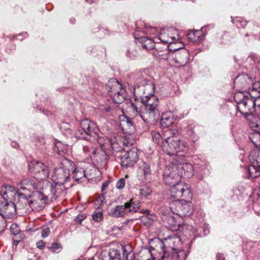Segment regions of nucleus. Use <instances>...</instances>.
Wrapping results in <instances>:
<instances>
[{"mask_svg": "<svg viewBox=\"0 0 260 260\" xmlns=\"http://www.w3.org/2000/svg\"><path fill=\"white\" fill-rule=\"evenodd\" d=\"M158 104L159 101L153 94L135 98V102H131L134 112L138 113L140 108L139 115L144 121L148 123L153 122L158 118Z\"/></svg>", "mask_w": 260, "mask_h": 260, "instance_id": "f257e3e1", "label": "nucleus"}, {"mask_svg": "<svg viewBox=\"0 0 260 260\" xmlns=\"http://www.w3.org/2000/svg\"><path fill=\"white\" fill-rule=\"evenodd\" d=\"M19 196L17 207L19 209H28L30 208L32 211H39L49 201L48 196L43 190L42 191H36L32 194L19 193Z\"/></svg>", "mask_w": 260, "mask_h": 260, "instance_id": "f03ea898", "label": "nucleus"}, {"mask_svg": "<svg viewBox=\"0 0 260 260\" xmlns=\"http://www.w3.org/2000/svg\"><path fill=\"white\" fill-rule=\"evenodd\" d=\"M162 150L169 156H174L172 160L178 159L179 156L177 153L180 152H185L187 151L188 146L186 142L181 141L177 138L168 137L161 145Z\"/></svg>", "mask_w": 260, "mask_h": 260, "instance_id": "7ed1b4c3", "label": "nucleus"}, {"mask_svg": "<svg viewBox=\"0 0 260 260\" xmlns=\"http://www.w3.org/2000/svg\"><path fill=\"white\" fill-rule=\"evenodd\" d=\"M188 199L174 200L170 203V207H167L173 214H176L181 218L189 217L193 212V207Z\"/></svg>", "mask_w": 260, "mask_h": 260, "instance_id": "20e7f679", "label": "nucleus"}, {"mask_svg": "<svg viewBox=\"0 0 260 260\" xmlns=\"http://www.w3.org/2000/svg\"><path fill=\"white\" fill-rule=\"evenodd\" d=\"M62 167L55 168L51 174V179L53 182L66 183L70 180V170L73 169L74 163L67 159L61 162Z\"/></svg>", "mask_w": 260, "mask_h": 260, "instance_id": "39448f33", "label": "nucleus"}, {"mask_svg": "<svg viewBox=\"0 0 260 260\" xmlns=\"http://www.w3.org/2000/svg\"><path fill=\"white\" fill-rule=\"evenodd\" d=\"M141 202L138 201H134L131 199L123 206H117L111 209L109 215L112 217H122L126 214H133L137 212L140 209Z\"/></svg>", "mask_w": 260, "mask_h": 260, "instance_id": "423d86ee", "label": "nucleus"}, {"mask_svg": "<svg viewBox=\"0 0 260 260\" xmlns=\"http://www.w3.org/2000/svg\"><path fill=\"white\" fill-rule=\"evenodd\" d=\"M106 89L113 102L121 103L125 99V92L122 85L116 79L110 80L106 86Z\"/></svg>", "mask_w": 260, "mask_h": 260, "instance_id": "0eeeda50", "label": "nucleus"}, {"mask_svg": "<svg viewBox=\"0 0 260 260\" xmlns=\"http://www.w3.org/2000/svg\"><path fill=\"white\" fill-rule=\"evenodd\" d=\"M160 244L164 252H167L170 254H173L174 253L183 251L187 255L188 254V252L182 249H179L182 243L180 238L178 236L175 235L169 236L168 238H165L163 241H161Z\"/></svg>", "mask_w": 260, "mask_h": 260, "instance_id": "6e6552de", "label": "nucleus"}, {"mask_svg": "<svg viewBox=\"0 0 260 260\" xmlns=\"http://www.w3.org/2000/svg\"><path fill=\"white\" fill-rule=\"evenodd\" d=\"M178 159H176L172 161L174 168L176 170L180 171L178 172L181 178H189L192 176L193 174V168L192 165L185 162L184 158V156L180 155Z\"/></svg>", "mask_w": 260, "mask_h": 260, "instance_id": "1a4fd4ad", "label": "nucleus"}, {"mask_svg": "<svg viewBox=\"0 0 260 260\" xmlns=\"http://www.w3.org/2000/svg\"><path fill=\"white\" fill-rule=\"evenodd\" d=\"M171 196L175 198V200L182 199L191 200L192 194L188 184L180 181L178 182L170 188Z\"/></svg>", "mask_w": 260, "mask_h": 260, "instance_id": "9d476101", "label": "nucleus"}, {"mask_svg": "<svg viewBox=\"0 0 260 260\" xmlns=\"http://www.w3.org/2000/svg\"><path fill=\"white\" fill-rule=\"evenodd\" d=\"M29 166V170L32 175L38 180H44L46 183H49L46 179L49 176V169L45 164L40 161H36Z\"/></svg>", "mask_w": 260, "mask_h": 260, "instance_id": "9b49d317", "label": "nucleus"}, {"mask_svg": "<svg viewBox=\"0 0 260 260\" xmlns=\"http://www.w3.org/2000/svg\"><path fill=\"white\" fill-rule=\"evenodd\" d=\"M173 47L172 45L169 46L171 50V58L173 59L179 66H184L189 60L188 51L184 48H173Z\"/></svg>", "mask_w": 260, "mask_h": 260, "instance_id": "f8f14e48", "label": "nucleus"}, {"mask_svg": "<svg viewBox=\"0 0 260 260\" xmlns=\"http://www.w3.org/2000/svg\"><path fill=\"white\" fill-rule=\"evenodd\" d=\"M17 196L19 201V193L25 194H31L37 191L38 185L36 184L35 181L30 178H23L17 184Z\"/></svg>", "mask_w": 260, "mask_h": 260, "instance_id": "ddd939ff", "label": "nucleus"}, {"mask_svg": "<svg viewBox=\"0 0 260 260\" xmlns=\"http://www.w3.org/2000/svg\"><path fill=\"white\" fill-rule=\"evenodd\" d=\"M54 183V184H50L45 188H42L45 194L48 196V199L51 201H53L60 197L64 196L66 193L64 184Z\"/></svg>", "mask_w": 260, "mask_h": 260, "instance_id": "4468645a", "label": "nucleus"}, {"mask_svg": "<svg viewBox=\"0 0 260 260\" xmlns=\"http://www.w3.org/2000/svg\"><path fill=\"white\" fill-rule=\"evenodd\" d=\"M17 203L14 204L10 200L0 194V215L3 217H10L16 212Z\"/></svg>", "mask_w": 260, "mask_h": 260, "instance_id": "2eb2a0df", "label": "nucleus"}, {"mask_svg": "<svg viewBox=\"0 0 260 260\" xmlns=\"http://www.w3.org/2000/svg\"><path fill=\"white\" fill-rule=\"evenodd\" d=\"M234 95V100L237 104V109L242 114H247V101L250 100L251 94L248 91L246 94L245 91L238 90Z\"/></svg>", "mask_w": 260, "mask_h": 260, "instance_id": "dca6fc26", "label": "nucleus"}, {"mask_svg": "<svg viewBox=\"0 0 260 260\" xmlns=\"http://www.w3.org/2000/svg\"><path fill=\"white\" fill-rule=\"evenodd\" d=\"M120 164L123 168L127 169L133 167L138 159V155L135 149L124 152L120 156Z\"/></svg>", "mask_w": 260, "mask_h": 260, "instance_id": "f3484780", "label": "nucleus"}, {"mask_svg": "<svg viewBox=\"0 0 260 260\" xmlns=\"http://www.w3.org/2000/svg\"><path fill=\"white\" fill-rule=\"evenodd\" d=\"M166 207H161V212L164 216L162 217L165 226L173 231H177L180 229V224L175 220L174 217L171 215L172 213L166 209Z\"/></svg>", "mask_w": 260, "mask_h": 260, "instance_id": "a211bd4d", "label": "nucleus"}, {"mask_svg": "<svg viewBox=\"0 0 260 260\" xmlns=\"http://www.w3.org/2000/svg\"><path fill=\"white\" fill-rule=\"evenodd\" d=\"M234 87L237 90L250 91L252 79L245 74L238 75L234 81Z\"/></svg>", "mask_w": 260, "mask_h": 260, "instance_id": "6ab92c4d", "label": "nucleus"}, {"mask_svg": "<svg viewBox=\"0 0 260 260\" xmlns=\"http://www.w3.org/2000/svg\"><path fill=\"white\" fill-rule=\"evenodd\" d=\"M163 43L169 44L168 46L172 45L173 46V43L176 42L179 40V37L178 34L173 33L172 31L167 29L162 30L159 34L158 38Z\"/></svg>", "mask_w": 260, "mask_h": 260, "instance_id": "aec40b11", "label": "nucleus"}, {"mask_svg": "<svg viewBox=\"0 0 260 260\" xmlns=\"http://www.w3.org/2000/svg\"><path fill=\"white\" fill-rule=\"evenodd\" d=\"M120 258L119 251L114 249H110L109 251L103 250L99 255V260H121Z\"/></svg>", "mask_w": 260, "mask_h": 260, "instance_id": "412c9836", "label": "nucleus"}, {"mask_svg": "<svg viewBox=\"0 0 260 260\" xmlns=\"http://www.w3.org/2000/svg\"><path fill=\"white\" fill-rule=\"evenodd\" d=\"M75 135L79 140H84L91 142L98 141L99 138V134L96 131H77Z\"/></svg>", "mask_w": 260, "mask_h": 260, "instance_id": "4be33fe9", "label": "nucleus"}, {"mask_svg": "<svg viewBox=\"0 0 260 260\" xmlns=\"http://www.w3.org/2000/svg\"><path fill=\"white\" fill-rule=\"evenodd\" d=\"M205 29L202 28L200 30H190L187 33L188 38L192 42L200 43L203 41L206 36Z\"/></svg>", "mask_w": 260, "mask_h": 260, "instance_id": "5701e85b", "label": "nucleus"}, {"mask_svg": "<svg viewBox=\"0 0 260 260\" xmlns=\"http://www.w3.org/2000/svg\"><path fill=\"white\" fill-rule=\"evenodd\" d=\"M187 254L183 251L170 254L169 252H164L161 258L157 260H186Z\"/></svg>", "mask_w": 260, "mask_h": 260, "instance_id": "b1692460", "label": "nucleus"}, {"mask_svg": "<svg viewBox=\"0 0 260 260\" xmlns=\"http://www.w3.org/2000/svg\"><path fill=\"white\" fill-rule=\"evenodd\" d=\"M180 176L179 173L171 172L168 173L166 171L164 174V181L166 184L172 187L180 180Z\"/></svg>", "mask_w": 260, "mask_h": 260, "instance_id": "393cba45", "label": "nucleus"}, {"mask_svg": "<svg viewBox=\"0 0 260 260\" xmlns=\"http://www.w3.org/2000/svg\"><path fill=\"white\" fill-rule=\"evenodd\" d=\"M174 114L171 111L164 112L162 114L160 120L161 127L165 128L170 126L174 121Z\"/></svg>", "mask_w": 260, "mask_h": 260, "instance_id": "a878e982", "label": "nucleus"}, {"mask_svg": "<svg viewBox=\"0 0 260 260\" xmlns=\"http://www.w3.org/2000/svg\"><path fill=\"white\" fill-rule=\"evenodd\" d=\"M85 153L91 158V160L99 163V158H101V155L97 153L96 147L91 146H84L83 148Z\"/></svg>", "mask_w": 260, "mask_h": 260, "instance_id": "bb28decb", "label": "nucleus"}, {"mask_svg": "<svg viewBox=\"0 0 260 260\" xmlns=\"http://www.w3.org/2000/svg\"><path fill=\"white\" fill-rule=\"evenodd\" d=\"M247 113L252 109L257 113H260V97L258 95L254 98L252 94L250 96V100L247 101Z\"/></svg>", "mask_w": 260, "mask_h": 260, "instance_id": "cd10ccee", "label": "nucleus"}, {"mask_svg": "<svg viewBox=\"0 0 260 260\" xmlns=\"http://www.w3.org/2000/svg\"><path fill=\"white\" fill-rule=\"evenodd\" d=\"M152 54L154 57L159 59L167 60L171 58V50L169 49V46H167V48L164 50L154 49Z\"/></svg>", "mask_w": 260, "mask_h": 260, "instance_id": "c85d7f7f", "label": "nucleus"}, {"mask_svg": "<svg viewBox=\"0 0 260 260\" xmlns=\"http://www.w3.org/2000/svg\"><path fill=\"white\" fill-rule=\"evenodd\" d=\"M152 162L149 160L142 161L139 165V168L142 171L145 178L150 177L152 174L151 165Z\"/></svg>", "mask_w": 260, "mask_h": 260, "instance_id": "c756f323", "label": "nucleus"}, {"mask_svg": "<svg viewBox=\"0 0 260 260\" xmlns=\"http://www.w3.org/2000/svg\"><path fill=\"white\" fill-rule=\"evenodd\" d=\"M139 41L142 43V47L143 49L149 50L155 49V41L153 40L146 37H142L139 39Z\"/></svg>", "mask_w": 260, "mask_h": 260, "instance_id": "7c9ffc66", "label": "nucleus"}, {"mask_svg": "<svg viewBox=\"0 0 260 260\" xmlns=\"http://www.w3.org/2000/svg\"><path fill=\"white\" fill-rule=\"evenodd\" d=\"M14 194L17 197V191L15 190V188L14 187L10 185H7L4 186L0 193V194L9 200H10V197L13 196Z\"/></svg>", "mask_w": 260, "mask_h": 260, "instance_id": "2f4dec72", "label": "nucleus"}, {"mask_svg": "<svg viewBox=\"0 0 260 260\" xmlns=\"http://www.w3.org/2000/svg\"><path fill=\"white\" fill-rule=\"evenodd\" d=\"M152 138L154 142L157 144H162V142H165L164 131H152ZM166 139L165 138V140Z\"/></svg>", "mask_w": 260, "mask_h": 260, "instance_id": "473e14b6", "label": "nucleus"}, {"mask_svg": "<svg viewBox=\"0 0 260 260\" xmlns=\"http://www.w3.org/2000/svg\"><path fill=\"white\" fill-rule=\"evenodd\" d=\"M80 126L82 130H95L97 128L95 123L87 119L81 121Z\"/></svg>", "mask_w": 260, "mask_h": 260, "instance_id": "72a5a7b5", "label": "nucleus"}, {"mask_svg": "<svg viewBox=\"0 0 260 260\" xmlns=\"http://www.w3.org/2000/svg\"><path fill=\"white\" fill-rule=\"evenodd\" d=\"M86 177L84 170L82 168H76L73 171V178L78 182L83 178Z\"/></svg>", "mask_w": 260, "mask_h": 260, "instance_id": "f704fd0d", "label": "nucleus"}, {"mask_svg": "<svg viewBox=\"0 0 260 260\" xmlns=\"http://www.w3.org/2000/svg\"><path fill=\"white\" fill-rule=\"evenodd\" d=\"M232 22L235 24L237 27H242L244 28L246 25L247 22L244 20L242 17H231Z\"/></svg>", "mask_w": 260, "mask_h": 260, "instance_id": "c9c22d12", "label": "nucleus"}, {"mask_svg": "<svg viewBox=\"0 0 260 260\" xmlns=\"http://www.w3.org/2000/svg\"><path fill=\"white\" fill-rule=\"evenodd\" d=\"M148 81L144 79L140 75L136 79L135 81V87L137 86L138 88L145 86H148V87H151L150 84H148Z\"/></svg>", "mask_w": 260, "mask_h": 260, "instance_id": "e433bc0d", "label": "nucleus"}, {"mask_svg": "<svg viewBox=\"0 0 260 260\" xmlns=\"http://www.w3.org/2000/svg\"><path fill=\"white\" fill-rule=\"evenodd\" d=\"M11 233L15 236L20 237L22 239V234L19 225L17 223H13L10 227Z\"/></svg>", "mask_w": 260, "mask_h": 260, "instance_id": "4c0bfd02", "label": "nucleus"}, {"mask_svg": "<svg viewBox=\"0 0 260 260\" xmlns=\"http://www.w3.org/2000/svg\"><path fill=\"white\" fill-rule=\"evenodd\" d=\"M152 192L151 189L148 186H143L140 189V194L141 198H146L148 195L150 194Z\"/></svg>", "mask_w": 260, "mask_h": 260, "instance_id": "58836bf2", "label": "nucleus"}, {"mask_svg": "<svg viewBox=\"0 0 260 260\" xmlns=\"http://www.w3.org/2000/svg\"><path fill=\"white\" fill-rule=\"evenodd\" d=\"M249 174L250 177L254 178L259 176V173L257 172V169L254 166H251L248 168Z\"/></svg>", "mask_w": 260, "mask_h": 260, "instance_id": "ea45409f", "label": "nucleus"}, {"mask_svg": "<svg viewBox=\"0 0 260 260\" xmlns=\"http://www.w3.org/2000/svg\"><path fill=\"white\" fill-rule=\"evenodd\" d=\"M92 219L96 222H100L103 219V213L101 211H95L92 214Z\"/></svg>", "mask_w": 260, "mask_h": 260, "instance_id": "a19ab883", "label": "nucleus"}, {"mask_svg": "<svg viewBox=\"0 0 260 260\" xmlns=\"http://www.w3.org/2000/svg\"><path fill=\"white\" fill-rule=\"evenodd\" d=\"M253 91L256 92L258 94L260 93V83L259 82L253 83V81H252L250 92H252Z\"/></svg>", "mask_w": 260, "mask_h": 260, "instance_id": "79ce46f5", "label": "nucleus"}, {"mask_svg": "<svg viewBox=\"0 0 260 260\" xmlns=\"http://www.w3.org/2000/svg\"><path fill=\"white\" fill-rule=\"evenodd\" d=\"M49 248L53 252H58L61 249V246L60 244L57 243H52L51 244Z\"/></svg>", "mask_w": 260, "mask_h": 260, "instance_id": "37998d69", "label": "nucleus"}, {"mask_svg": "<svg viewBox=\"0 0 260 260\" xmlns=\"http://www.w3.org/2000/svg\"><path fill=\"white\" fill-rule=\"evenodd\" d=\"M123 137V143L124 145L129 146L134 144L135 141L133 138H130L129 136L127 137L126 135H124Z\"/></svg>", "mask_w": 260, "mask_h": 260, "instance_id": "c03bdc74", "label": "nucleus"}, {"mask_svg": "<svg viewBox=\"0 0 260 260\" xmlns=\"http://www.w3.org/2000/svg\"><path fill=\"white\" fill-rule=\"evenodd\" d=\"M125 248H126L125 247L123 248V256L126 257L125 260H136L135 258H134V253L133 252H132L131 251L127 253L125 250Z\"/></svg>", "mask_w": 260, "mask_h": 260, "instance_id": "a18cd8bd", "label": "nucleus"}, {"mask_svg": "<svg viewBox=\"0 0 260 260\" xmlns=\"http://www.w3.org/2000/svg\"><path fill=\"white\" fill-rule=\"evenodd\" d=\"M125 185V180L123 178L120 179L116 184V187L118 189H122Z\"/></svg>", "mask_w": 260, "mask_h": 260, "instance_id": "49530a36", "label": "nucleus"}, {"mask_svg": "<svg viewBox=\"0 0 260 260\" xmlns=\"http://www.w3.org/2000/svg\"><path fill=\"white\" fill-rule=\"evenodd\" d=\"M50 229L48 228H46L42 231L41 236L43 238L47 237L50 234Z\"/></svg>", "mask_w": 260, "mask_h": 260, "instance_id": "de8ad7c7", "label": "nucleus"}, {"mask_svg": "<svg viewBox=\"0 0 260 260\" xmlns=\"http://www.w3.org/2000/svg\"><path fill=\"white\" fill-rule=\"evenodd\" d=\"M252 138L258 139L259 141H260V131H254V132L250 136V139Z\"/></svg>", "mask_w": 260, "mask_h": 260, "instance_id": "09e8293b", "label": "nucleus"}, {"mask_svg": "<svg viewBox=\"0 0 260 260\" xmlns=\"http://www.w3.org/2000/svg\"><path fill=\"white\" fill-rule=\"evenodd\" d=\"M6 227V223L4 219H0V231H3Z\"/></svg>", "mask_w": 260, "mask_h": 260, "instance_id": "8fccbe9b", "label": "nucleus"}, {"mask_svg": "<svg viewBox=\"0 0 260 260\" xmlns=\"http://www.w3.org/2000/svg\"><path fill=\"white\" fill-rule=\"evenodd\" d=\"M45 246V243L43 241H40L37 243V246L38 248L42 249Z\"/></svg>", "mask_w": 260, "mask_h": 260, "instance_id": "3c124183", "label": "nucleus"}, {"mask_svg": "<svg viewBox=\"0 0 260 260\" xmlns=\"http://www.w3.org/2000/svg\"><path fill=\"white\" fill-rule=\"evenodd\" d=\"M252 124V126H260V119L259 118H256L254 119V121H253Z\"/></svg>", "mask_w": 260, "mask_h": 260, "instance_id": "603ef678", "label": "nucleus"}, {"mask_svg": "<svg viewBox=\"0 0 260 260\" xmlns=\"http://www.w3.org/2000/svg\"><path fill=\"white\" fill-rule=\"evenodd\" d=\"M256 118H259L260 119V117L259 116H257V117H252L251 119H250V123H249V125L251 127V128H258L260 129V126H252V124H253L252 123V122L253 121H254V119H256Z\"/></svg>", "mask_w": 260, "mask_h": 260, "instance_id": "864d4df0", "label": "nucleus"}, {"mask_svg": "<svg viewBox=\"0 0 260 260\" xmlns=\"http://www.w3.org/2000/svg\"><path fill=\"white\" fill-rule=\"evenodd\" d=\"M84 217H83L82 215L80 216L78 215L76 218V221L78 223H81L82 221L84 219Z\"/></svg>", "mask_w": 260, "mask_h": 260, "instance_id": "5fc2aeb1", "label": "nucleus"}, {"mask_svg": "<svg viewBox=\"0 0 260 260\" xmlns=\"http://www.w3.org/2000/svg\"><path fill=\"white\" fill-rule=\"evenodd\" d=\"M216 259L217 260H224V257L222 254L218 253L216 255Z\"/></svg>", "mask_w": 260, "mask_h": 260, "instance_id": "6e6d98bb", "label": "nucleus"}, {"mask_svg": "<svg viewBox=\"0 0 260 260\" xmlns=\"http://www.w3.org/2000/svg\"><path fill=\"white\" fill-rule=\"evenodd\" d=\"M147 218L152 221L155 220L156 216L153 214H150V213L146 216Z\"/></svg>", "mask_w": 260, "mask_h": 260, "instance_id": "4d7b16f0", "label": "nucleus"}, {"mask_svg": "<svg viewBox=\"0 0 260 260\" xmlns=\"http://www.w3.org/2000/svg\"><path fill=\"white\" fill-rule=\"evenodd\" d=\"M109 182L108 181H105L103 183L102 186V191H103L106 187H107L108 185Z\"/></svg>", "mask_w": 260, "mask_h": 260, "instance_id": "13d9d810", "label": "nucleus"}, {"mask_svg": "<svg viewBox=\"0 0 260 260\" xmlns=\"http://www.w3.org/2000/svg\"><path fill=\"white\" fill-rule=\"evenodd\" d=\"M140 213H142V214H146V216L148 215V214H149L150 213V210H148V209H146V210H141L140 211Z\"/></svg>", "mask_w": 260, "mask_h": 260, "instance_id": "bf43d9fd", "label": "nucleus"}, {"mask_svg": "<svg viewBox=\"0 0 260 260\" xmlns=\"http://www.w3.org/2000/svg\"><path fill=\"white\" fill-rule=\"evenodd\" d=\"M126 122L127 125L129 126V128H131L130 126H132V122H131V119L128 118H127Z\"/></svg>", "mask_w": 260, "mask_h": 260, "instance_id": "052dcab7", "label": "nucleus"}, {"mask_svg": "<svg viewBox=\"0 0 260 260\" xmlns=\"http://www.w3.org/2000/svg\"><path fill=\"white\" fill-rule=\"evenodd\" d=\"M18 239L17 240H13V243L14 244H15L16 245H17L18 244V243L21 240V239H20V237H18Z\"/></svg>", "mask_w": 260, "mask_h": 260, "instance_id": "680f3d73", "label": "nucleus"}, {"mask_svg": "<svg viewBox=\"0 0 260 260\" xmlns=\"http://www.w3.org/2000/svg\"><path fill=\"white\" fill-rule=\"evenodd\" d=\"M11 145L13 147L15 148H17L18 147H19L18 144L14 142H12Z\"/></svg>", "mask_w": 260, "mask_h": 260, "instance_id": "e2e57ef3", "label": "nucleus"}, {"mask_svg": "<svg viewBox=\"0 0 260 260\" xmlns=\"http://www.w3.org/2000/svg\"><path fill=\"white\" fill-rule=\"evenodd\" d=\"M111 107H107L105 109V110L106 112H109L110 111H111Z\"/></svg>", "mask_w": 260, "mask_h": 260, "instance_id": "0e129e2a", "label": "nucleus"}, {"mask_svg": "<svg viewBox=\"0 0 260 260\" xmlns=\"http://www.w3.org/2000/svg\"><path fill=\"white\" fill-rule=\"evenodd\" d=\"M85 1L90 4L93 3L95 2V0H85Z\"/></svg>", "mask_w": 260, "mask_h": 260, "instance_id": "69168bd1", "label": "nucleus"}, {"mask_svg": "<svg viewBox=\"0 0 260 260\" xmlns=\"http://www.w3.org/2000/svg\"><path fill=\"white\" fill-rule=\"evenodd\" d=\"M257 183H258L259 184V187H260V177H258V178H257Z\"/></svg>", "mask_w": 260, "mask_h": 260, "instance_id": "338daca9", "label": "nucleus"}, {"mask_svg": "<svg viewBox=\"0 0 260 260\" xmlns=\"http://www.w3.org/2000/svg\"><path fill=\"white\" fill-rule=\"evenodd\" d=\"M258 194L260 196V187H259L258 189Z\"/></svg>", "mask_w": 260, "mask_h": 260, "instance_id": "774afa93", "label": "nucleus"}]
</instances>
